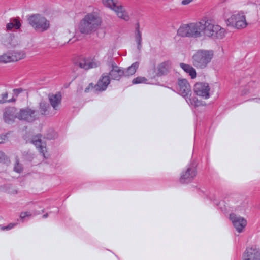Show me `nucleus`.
Segmentation results:
<instances>
[{
	"instance_id": "obj_26",
	"label": "nucleus",
	"mask_w": 260,
	"mask_h": 260,
	"mask_svg": "<svg viewBox=\"0 0 260 260\" xmlns=\"http://www.w3.org/2000/svg\"><path fill=\"white\" fill-rule=\"evenodd\" d=\"M20 26V22L17 19H14L7 24L6 28L7 30H11L13 29H18Z\"/></svg>"
},
{
	"instance_id": "obj_34",
	"label": "nucleus",
	"mask_w": 260,
	"mask_h": 260,
	"mask_svg": "<svg viewBox=\"0 0 260 260\" xmlns=\"http://www.w3.org/2000/svg\"><path fill=\"white\" fill-rule=\"evenodd\" d=\"M22 168L21 166V165H20L19 163H16L15 165V166H14V170L18 172V173H20L21 172V171H22Z\"/></svg>"
},
{
	"instance_id": "obj_33",
	"label": "nucleus",
	"mask_w": 260,
	"mask_h": 260,
	"mask_svg": "<svg viewBox=\"0 0 260 260\" xmlns=\"http://www.w3.org/2000/svg\"><path fill=\"white\" fill-rule=\"evenodd\" d=\"M147 79L145 77H138L135 79H134L132 81V83L133 84H140V83H146L147 81Z\"/></svg>"
},
{
	"instance_id": "obj_29",
	"label": "nucleus",
	"mask_w": 260,
	"mask_h": 260,
	"mask_svg": "<svg viewBox=\"0 0 260 260\" xmlns=\"http://www.w3.org/2000/svg\"><path fill=\"white\" fill-rule=\"evenodd\" d=\"M210 199L214 202L215 204H216L219 209L222 211H226L227 210V206L225 203L224 201H221L218 202L215 198V197H210Z\"/></svg>"
},
{
	"instance_id": "obj_30",
	"label": "nucleus",
	"mask_w": 260,
	"mask_h": 260,
	"mask_svg": "<svg viewBox=\"0 0 260 260\" xmlns=\"http://www.w3.org/2000/svg\"><path fill=\"white\" fill-rule=\"evenodd\" d=\"M76 29L71 26L68 27L64 31L63 35L69 38H73L76 33Z\"/></svg>"
},
{
	"instance_id": "obj_16",
	"label": "nucleus",
	"mask_w": 260,
	"mask_h": 260,
	"mask_svg": "<svg viewBox=\"0 0 260 260\" xmlns=\"http://www.w3.org/2000/svg\"><path fill=\"white\" fill-rule=\"evenodd\" d=\"M243 260H260V252L255 247L246 248L243 256Z\"/></svg>"
},
{
	"instance_id": "obj_19",
	"label": "nucleus",
	"mask_w": 260,
	"mask_h": 260,
	"mask_svg": "<svg viewBox=\"0 0 260 260\" xmlns=\"http://www.w3.org/2000/svg\"><path fill=\"white\" fill-rule=\"evenodd\" d=\"M4 45L8 49H13L17 48L19 45V43L16 38L9 36L5 40Z\"/></svg>"
},
{
	"instance_id": "obj_15",
	"label": "nucleus",
	"mask_w": 260,
	"mask_h": 260,
	"mask_svg": "<svg viewBox=\"0 0 260 260\" xmlns=\"http://www.w3.org/2000/svg\"><path fill=\"white\" fill-rule=\"evenodd\" d=\"M177 89L179 94L183 97L187 98L189 95H191L190 86L185 79H179L178 82Z\"/></svg>"
},
{
	"instance_id": "obj_2",
	"label": "nucleus",
	"mask_w": 260,
	"mask_h": 260,
	"mask_svg": "<svg viewBox=\"0 0 260 260\" xmlns=\"http://www.w3.org/2000/svg\"><path fill=\"white\" fill-rule=\"evenodd\" d=\"M98 28V12L96 9L86 13L77 25V30L84 36H90Z\"/></svg>"
},
{
	"instance_id": "obj_38",
	"label": "nucleus",
	"mask_w": 260,
	"mask_h": 260,
	"mask_svg": "<svg viewBox=\"0 0 260 260\" xmlns=\"http://www.w3.org/2000/svg\"><path fill=\"white\" fill-rule=\"evenodd\" d=\"M5 158H6V156L5 154L3 152H0V160L2 161Z\"/></svg>"
},
{
	"instance_id": "obj_24",
	"label": "nucleus",
	"mask_w": 260,
	"mask_h": 260,
	"mask_svg": "<svg viewBox=\"0 0 260 260\" xmlns=\"http://www.w3.org/2000/svg\"><path fill=\"white\" fill-rule=\"evenodd\" d=\"M49 100L51 106L56 110L61 102V95L59 93L52 94L50 96Z\"/></svg>"
},
{
	"instance_id": "obj_1",
	"label": "nucleus",
	"mask_w": 260,
	"mask_h": 260,
	"mask_svg": "<svg viewBox=\"0 0 260 260\" xmlns=\"http://www.w3.org/2000/svg\"><path fill=\"white\" fill-rule=\"evenodd\" d=\"M207 17L199 21L183 24L177 30V35L182 37L200 38L203 34L205 35Z\"/></svg>"
},
{
	"instance_id": "obj_6",
	"label": "nucleus",
	"mask_w": 260,
	"mask_h": 260,
	"mask_svg": "<svg viewBox=\"0 0 260 260\" xmlns=\"http://www.w3.org/2000/svg\"><path fill=\"white\" fill-rule=\"evenodd\" d=\"M29 24L37 31L44 32L50 27V21L40 14L30 15L28 18Z\"/></svg>"
},
{
	"instance_id": "obj_39",
	"label": "nucleus",
	"mask_w": 260,
	"mask_h": 260,
	"mask_svg": "<svg viewBox=\"0 0 260 260\" xmlns=\"http://www.w3.org/2000/svg\"><path fill=\"white\" fill-rule=\"evenodd\" d=\"M5 140H6V136L5 135H3V136L0 135V143L4 142V141Z\"/></svg>"
},
{
	"instance_id": "obj_22",
	"label": "nucleus",
	"mask_w": 260,
	"mask_h": 260,
	"mask_svg": "<svg viewBox=\"0 0 260 260\" xmlns=\"http://www.w3.org/2000/svg\"><path fill=\"white\" fill-rule=\"evenodd\" d=\"M135 41L137 44V49L140 51L142 47V33L140 30V24L139 23H137L135 27Z\"/></svg>"
},
{
	"instance_id": "obj_7",
	"label": "nucleus",
	"mask_w": 260,
	"mask_h": 260,
	"mask_svg": "<svg viewBox=\"0 0 260 260\" xmlns=\"http://www.w3.org/2000/svg\"><path fill=\"white\" fill-rule=\"evenodd\" d=\"M102 2L105 7L114 11L119 18L126 21H128L130 19L128 13L125 10L124 7L119 1L117 0H102Z\"/></svg>"
},
{
	"instance_id": "obj_9",
	"label": "nucleus",
	"mask_w": 260,
	"mask_h": 260,
	"mask_svg": "<svg viewBox=\"0 0 260 260\" xmlns=\"http://www.w3.org/2000/svg\"><path fill=\"white\" fill-rule=\"evenodd\" d=\"M109 72L107 73L111 80L119 81L124 75V69L118 67L112 58L108 60L106 63Z\"/></svg>"
},
{
	"instance_id": "obj_12",
	"label": "nucleus",
	"mask_w": 260,
	"mask_h": 260,
	"mask_svg": "<svg viewBox=\"0 0 260 260\" xmlns=\"http://www.w3.org/2000/svg\"><path fill=\"white\" fill-rule=\"evenodd\" d=\"M77 64L84 70H89L96 67V59L95 55H90L87 56H82L79 58Z\"/></svg>"
},
{
	"instance_id": "obj_20",
	"label": "nucleus",
	"mask_w": 260,
	"mask_h": 260,
	"mask_svg": "<svg viewBox=\"0 0 260 260\" xmlns=\"http://www.w3.org/2000/svg\"><path fill=\"white\" fill-rule=\"evenodd\" d=\"M171 66L172 63L170 60H167L159 64L157 67L158 75L167 74L171 68Z\"/></svg>"
},
{
	"instance_id": "obj_3",
	"label": "nucleus",
	"mask_w": 260,
	"mask_h": 260,
	"mask_svg": "<svg viewBox=\"0 0 260 260\" xmlns=\"http://www.w3.org/2000/svg\"><path fill=\"white\" fill-rule=\"evenodd\" d=\"M15 110L13 108L8 109L4 114V119L7 123H11L14 121L15 118L21 120L31 122L38 117V113L35 110L26 108L22 109L14 115Z\"/></svg>"
},
{
	"instance_id": "obj_10",
	"label": "nucleus",
	"mask_w": 260,
	"mask_h": 260,
	"mask_svg": "<svg viewBox=\"0 0 260 260\" xmlns=\"http://www.w3.org/2000/svg\"><path fill=\"white\" fill-rule=\"evenodd\" d=\"M239 85V92L241 95L256 92L259 87V83L257 82L251 81L247 83L243 79L240 81Z\"/></svg>"
},
{
	"instance_id": "obj_18",
	"label": "nucleus",
	"mask_w": 260,
	"mask_h": 260,
	"mask_svg": "<svg viewBox=\"0 0 260 260\" xmlns=\"http://www.w3.org/2000/svg\"><path fill=\"white\" fill-rule=\"evenodd\" d=\"M32 143L37 146L40 148V151L42 153L44 157H47L48 154L47 153V148L45 143L42 142L41 136L37 135L32 139Z\"/></svg>"
},
{
	"instance_id": "obj_40",
	"label": "nucleus",
	"mask_w": 260,
	"mask_h": 260,
	"mask_svg": "<svg viewBox=\"0 0 260 260\" xmlns=\"http://www.w3.org/2000/svg\"><path fill=\"white\" fill-rule=\"evenodd\" d=\"M249 101H253L256 103H260V98H254L249 100Z\"/></svg>"
},
{
	"instance_id": "obj_17",
	"label": "nucleus",
	"mask_w": 260,
	"mask_h": 260,
	"mask_svg": "<svg viewBox=\"0 0 260 260\" xmlns=\"http://www.w3.org/2000/svg\"><path fill=\"white\" fill-rule=\"evenodd\" d=\"M111 80L107 73H103L99 79V92L106 90L110 84Z\"/></svg>"
},
{
	"instance_id": "obj_11",
	"label": "nucleus",
	"mask_w": 260,
	"mask_h": 260,
	"mask_svg": "<svg viewBox=\"0 0 260 260\" xmlns=\"http://www.w3.org/2000/svg\"><path fill=\"white\" fill-rule=\"evenodd\" d=\"M197 175L196 164L192 162L186 166L185 171H182L180 178L181 183H189L195 178Z\"/></svg>"
},
{
	"instance_id": "obj_13",
	"label": "nucleus",
	"mask_w": 260,
	"mask_h": 260,
	"mask_svg": "<svg viewBox=\"0 0 260 260\" xmlns=\"http://www.w3.org/2000/svg\"><path fill=\"white\" fill-rule=\"evenodd\" d=\"M210 88L207 83H197L194 86V91L196 95L204 99L210 98Z\"/></svg>"
},
{
	"instance_id": "obj_8",
	"label": "nucleus",
	"mask_w": 260,
	"mask_h": 260,
	"mask_svg": "<svg viewBox=\"0 0 260 260\" xmlns=\"http://www.w3.org/2000/svg\"><path fill=\"white\" fill-rule=\"evenodd\" d=\"M225 29L218 24L212 23V20L207 18L205 35L214 39H222L225 36Z\"/></svg>"
},
{
	"instance_id": "obj_25",
	"label": "nucleus",
	"mask_w": 260,
	"mask_h": 260,
	"mask_svg": "<svg viewBox=\"0 0 260 260\" xmlns=\"http://www.w3.org/2000/svg\"><path fill=\"white\" fill-rule=\"evenodd\" d=\"M185 100L190 106L193 107H198L203 105L202 101L199 100L196 97L191 98L190 95L186 98Z\"/></svg>"
},
{
	"instance_id": "obj_21",
	"label": "nucleus",
	"mask_w": 260,
	"mask_h": 260,
	"mask_svg": "<svg viewBox=\"0 0 260 260\" xmlns=\"http://www.w3.org/2000/svg\"><path fill=\"white\" fill-rule=\"evenodd\" d=\"M9 51L10 52L14 62L23 59L26 57V54L24 51L19 50L17 49V48L13 49Z\"/></svg>"
},
{
	"instance_id": "obj_14",
	"label": "nucleus",
	"mask_w": 260,
	"mask_h": 260,
	"mask_svg": "<svg viewBox=\"0 0 260 260\" xmlns=\"http://www.w3.org/2000/svg\"><path fill=\"white\" fill-rule=\"evenodd\" d=\"M229 218L236 231L239 233H241L247 225V221L244 218L237 216L234 213L230 214Z\"/></svg>"
},
{
	"instance_id": "obj_32",
	"label": "nucleus",
	"mask_w": 260,
	"mask_h": 260,
	"mask_svg": "<svg viewBox=\"0 0 260 260\" xmlns=\"http://www.w3.org/2000/svg\"><path fill=\"white\" fill-rule=\"evenodd\" d=\"M98 86V82L95 81L94 82H91L89 84L88 86L85 88V92H89L91 91H96L97 90L96 87Z\"/></svg>"
},
{
	"instance_id": "obj_27",
	"label": "nucleus",
	"mask_w": 260,
	"mask_h": 260,
	"mask_svg": "<svg viewBox=\"0 0 260 260\" xmlns=\"http://www.w3.org/2000/svg\"><path fill=\"white\" fill-rule=\"evenodd\" d=\"M13 62L14 61L10 51L3 53L0 56V62L1 63H7Z\"/></svg>"
},
{
	"instance_id": "obj_4",
	"label": "nucleus",
	"mask_w": 260,
	"mask_h": 260,
	"mask_svg": "<svg viewBox=\"0 0 260 260\" xmlns=\"http://www.w3.org/2000/svg\"><path fill=\"white\" fill-rule=\"evenodd\" d=\"M213 57L212 51L200 49L192 55V63L197 69H203L208 66Z\"/></svg>"
},
{
	"instance_id": "obj_5",
	"label": "nucleus",
	"mask_w": 260,
	"mask_h": 260,
	"mask_svg": "<svg viewBox=\"0 0 260 260\" xmlns=\"http://www.w3.org/2000/svg\"><path fill=\"white\" fill-rule=\"evenodd\" d=\"M228 13L229 10H225L223 15L228 26L237 29H242L246 27L247 23L245 14L243 11L235 12L229 18H228Z\"/></svg>"
},
{
	"instance_id": "obj_37",
	"label": "nucleus",
	"mask_w": 260,
	"mask_h": 260,
	"mask_svg": "<svg viewBox=\"0 0 260 260\" xmlns=\"http://www.w3.org/2000/svg\"><path fill=\"white\" fill-rule=\"evenodd\" d=\"M193 0H183L182 2H181V4L182 5H188L189 4V3H190L192 1H193Z\"/></svg>"
},
{
	"instance_id": "obj_23",
	"label": "nucleus",
	"mask_w": 260,
	"mask_h": 260,
	"mask_svg": "<svg viewBox=\"0 0 260 260\" xmlns=\"http://www.w3.org/2000/svg\"><path fill=\"white\" fill-rule=\"evenodd\" d=\"M180 68L186 73L190 76L191 79H194L196 77V71L194 68L190 64L184 63L179 64Z\"/></svg>"
},
{
	"instance_id": "obj_35",
	"label": "nucleus",
	"mask_w": 260,
	"mask_h": 260,
	"mask_svg": "<svg viewBox=\"0 0 260 260\" xmlns=\"http://www.w3.org/2000/svg\"><path fill=\"white\" fill-rule=\"evenodd\" d=\"M31 214L30 212H22L20 214V218L22 219L25 218L26 217H29Z\"/></svg>"
},
{
	"instance_id": "obj_28",
	"label": "nucleus",
	"mask_w": 260,
	"mask_h": 260,
	"mask_svg": "<svg viewBox=\"0 0 260 260\" xmlns=\"http://www.w3.org/2000/svg\"><path fill=\"white\" fill-rule=\"evenodd\" d=\"M139 63L138 62L133 63L130 67H129L127 70L124 71L125 76H130L134 75L137 69L139 67Z\"/></svg>"
},
{
	"instance_id": "obj_36",
	"label": "nucleus",
	"mask_w": 260,
	"mask_h": 260,
	"mask_svg": "<svg viewBox=\"0 0 260 260\" xmlns=\"http://www.w3.org/2000/svg\"><path fill=\"white\" fill-rule=\"evenodd\" d=\"M15 225V224H14V223H10L7 226L2 227L1 229L2 230H9L12 229L13 228H14Z\"/></svg>"
},
{
	"instance_id": "obj_31",
	"label": "nucleus",
	"mask_w": 260,
	"mask_h": 260,
	"mask_svg": "<svg viewBox=\"0 0 260 260\" xmlns=\"http://www.w3.org/2000/svg\"><path fill=\"white\" fill-rule=\"evenodd\" d=\"M49 109V105L45 102H42L40 105V112L42 114H49L48 109Z\"/></svg>"
}]
</instances>
